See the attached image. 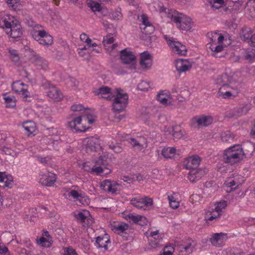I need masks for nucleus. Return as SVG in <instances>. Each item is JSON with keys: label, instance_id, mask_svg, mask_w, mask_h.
Wrapping results in <instances>:
<instances>
[{"label": "nucleus", "instance_id": "1", "mask_svg": "<svg viewBox=\"0 0 255 255\" xmlns=\"http://www.w3.org/2000/svg\"><path fill=\"white\" fill-rule=\"evenodd\" d=\"M149 9L151 11H159L162 13V16L166 15L176 24L177 28L181 30H189L193 25L191 17L176 10L167 9L161 3H151L149 5Z\"/></svg>", "mask_w": 255, "mask_h": 255}, {"label": "nucleus", "instance_id": "2", "mask_svg": "<svg viewBox=\"0 0 255 255\" xmlns=\"http://www.w3.org/2000/svg\"><path fill=\"white\" fill-rule=\"evenodd\" d=\"M218 85H221L219 89V96L223 99H231L238 95L239 83L233 77L223 74L215 80Z\"/></svg>", "mask_w": 255, "mask_h": 255}, {"label": "nucleus", "instance_id": "3", "mask_svg": "<svg viewBox=\"0 0 255 255\" xmlns=\"http://www.w3.org/2000/svg\"><path fill=\"white\" fill-rule=\"evenodd\" d=\"M246 157L241 145L237 144L226 148L222 158L225 163L233 165L241 162Z\"/></svg>", "mask_w": 255, "mask_h": 255}, {"label": "nucleus", "instance_id": "4", "mask_svg": "<svg viewBox=\"0 0 255 255\" xmlns=\"http://www.w3.org/2000/svg\"><path fill=\"white\" fill-rule=\"evenodd\" d=\"M96 117L93 113H85L73 118L68 123L69 127L77 131L84 132L90 128L96 121Z\"/></svg>", "mask_w": 255, "mask_h": 255}, {"label": "nucleus", "instance_id": "5", "mask_svg": "<svg viewBox=\"0 0 255 255\" xmlns=\"http://www.w3.org/2000/svg\"><path fill=\"white\" fill-rule=\"evenodd\" d=\"M2 19L3 23L2 28L9 37L16 38L22 35L20 23L14 16L6 14L2 17Z\"/></svg>", "mask_w": 255, "mask_h": 255}, {"label": "nucleus", "instance_id": "6", "mask_svg": "<svg viewBox=\"0 0 255 255\" xmlns=\"http://www.w3.org/2000/svg\"><path fill=\"white\" fill-rule=\"evenodd\" d=\"M63 195L65 198L75 201H79L83 205H88L90 203V198L77 186H72L71 188H63L62 190Z\"/></svg>", "mask_w": 255, "mask_h": 255}, {"label": "nucleus", "instance_id": "7", "mask_svg": "<svg viewBox=\"0 0 255 255\" xmlns=\"http://www.w3.org/2000/svg\"><path fill=\"white\" fill-rule=\"evenodd\" d=\"M210 41L207 45V48L210 49L212 54L215 56L223 50L222 42L224 40L223 35L218 32H211L208 33Z\"/></svg>", "mask_w": 255, "mask_h": 255}, {"label": "nucleus", "instance_id": "8", "mask_svg": "<svg viewBox=\"0 0 255 255\" xmlns=\"http://www.w3.org/2000/svg\"><path fill=\"white\" fill-rule=\"evenodd\" d=\"M31 36L40 44L51 45L53 42V37L42 29L41 25H35L31 31Z\"/></svg>", "mask_w": 255, "mask_h": 255}, {"label": "nucleus", "instance_id": "9", "mask_svg": "<svg viewBox=\"0 0 255 255\" xmlns=\"http://www.w3.org/2000/svg\"><path fill=\"white\" fill-rule=\"evenodd\" d=\"M104 159L101 157L95 162H87L83 164V169L85 171L90 172L93 174L100 175L103 173L105 169H108L109 171L105 174L111 172V169L104 166Z\"/></svg>", "mask_w": 255, "mask_h": 255}, {"label": "nucleus", "instance_id": "10", "mask_svg": "<svg viewBox=\"0 0 255 255\" xmlns=\"http://www.w3.org/2000/svg\"><path fill=\"white\" fill-rule=\"evenodd\" d=\"M120 57L123 63L126 64L128 68L135 71L137 68L136 56L134 53L128 48H126L120 52Z\"/></svg>", "mask_w": 255, "mask_h": 255}, {"label": "nucleus", "instance_id": "11", "mask_svg": "<svg viewBox=\"0 0 255 255\" xmlns=\"http://www.w3.org/2000/svg\"><path fill=\"white\" fill-rule=\"evenodd\" d=\"M101 189L112 195H117L122 190L123 186L119 181L111 179H105L101 182Z\"/></svg>", "mask_w": 255, "mask_h": 255}, {"label": "nucleus", "instance_id": "12", "mask_svg": "<svg viewBox=\"0 0 255 255\" xmlns=\"http://www.w3.org/2000/svg\"><path fill=\"white\" fill-rule=\"evenodd\" d=\"M130 201L134 207L143 210H149L153 205L152 199L145 196H135L132 197Z\"/></svg>", "mask_w": 255, "mask_h": 255}, {"label": "nucleus", "instance_id": "13", "mask_svg": "<svg viewBox=\"0 0 255 255\" xmlns=\"http://www.w3.org/2000/svg\"><path fill=\"white\" fill-rule=\"evenodd\" d=\"M115 96L113 104V109L117 112L124 111L128 103V95L121 90H117Z\"/></svg>", "mask_w": 255, "mask_h": 255}, {"label": "nucleus", "instance_id": "14", "mask_svg": "<svg viewBox=\"0 0 255 255\" xmlns=\"http://www.w3.org/2000/svg\"><path fill=\"white\" fill-rule=\"evenodd\" d=\"M164 37L173 52L181 56L186 54L187 49L184 45L172 37L164 35Z\"/></svg>", "mask_w": 255, "mask_h": 255}, {"label": "nucleus", "instance_id": "15", "mask_svg": "<svg viewBox=\"0 0 255 255\" xmlns=\"http://www.w3.org/2000/svg\"><path fill=\"white\" fill-rule=\"evenodd\" d=\"M11 86L13 91L21 97L27 98L31 96L28 85L22 81L18 80L13 82Z\"/></svg>", "mask_w": 255, "mask_h": 255}, {"label": "nucleus", "instance_id": "16", "mask_svg": "<svg viewBox=\"0 0 255 255\" xmlns=\"http://www.w3.org/2000/svg\"><path fill=\"white\" fill-rule=\"evenodd\" d=\"M153 62V55L147 51H144L139 54V63L143 70H148L152 67Z\"/></svg>", "mask_w": 255, "mask_h": 255}, {"label": "nucleus", "instance_id": "17", "mask_svg": "<svg viewBox=\"0 0 255 255\" xmlns=\"http://www.w3.org/2000/svg\"><path fill=\"white\" fill-rule=\"evenodd\" d=\"M24 49L28 51L27 52L30 53L32 56L30 58L31 60L38 69L46 71L48 69V63L45 59L35 54L28 46L25 47Z\"/></svg>", "mask_w": 255, "mask_h": 255}, {"label": "nucleus", "instance_id": "18", "mask_svg": "<svg viewBox=\"0 0 255 255\" xmlns=\"http://www.w3.org/2000/svg\"><path fill=\"white\" fill-rule=\"evenodd\" d=\"M74 216L84 226L90 227L94 222V219L89 211L83 210L74 213Z\"/></svg>", "mask_w": 255, "mask_h": 255}, {"label": "nucleus", "instance_id": "19", "mask_svg": "<svg viewBox=\"0 0 255 255\" xmlns=\"http://www.w3.org/2000/svg\"><path fill=\"white\" fill-rule=\"evenodd\" d=\"M212 122V117L206 115L195 117L191 121V125L194 127H207L211 125Z\"/></svg>", "mask_w": 255, "mask_h": 255}, {"label": "nucleus", "instance_id": "20", "mask_svg": "<svg viewBox=\"0 0 255 255\" xmlns=\"http://www.w3.org/2000/svg\"><path fill=\"white\" fill-rule=\"evenodd\" d=\"M56 180L55 174L51 172H41L38 177L39 183L47 186H52Z\"/></svg>", "mask_w": 255, "mask_h": 255}, {"label": "nucleus", "instance_id": "21", "mask_svg": "<svg viewBox=\"0 0 255 255\" xmlns=\"http://www.w3.org/2000/svg\"><path fill=\"white\" fill-rule=\"evenodd\" d=\"M140 23V28L143 33L150 34L154 31V27L146 15L142 14L138 17Z\"/></svg>", "mask_w": 255, "mask_h": 255}, {"label": "nucleus", "instance_id": "22", "mask_svg": "<svg viewBox=\"0 0 255 255\" xmlns=\"http://www.w3.org/2000/svg\"><path fill=\"white\" fill-rule=\"evenodd\" d=\"M240 177H230L225 182L224 188L227 192H230L236 189L243 182V180H239Z\"/></svg>", "mask_w": 255, "mask_h": 255}, {"label": "nucleus", "instance_id": "23", "mask_svg": "<svg viewBox=\"0 0 255 255\" xmlns=\"http://www.w3.org/2000/svg\"><path fill=\"white\" fill-rule=\"evenodd\" d=\"M129 135L126 134L125 136H122L124 140H127L133 146L135 149L138 151L144 150L147 146V143L144 137H139L137 140L134 138H129Z\"/></svg>", "mask_w": 255, "mask_h": 255}, {"label": "nucleus", "instance_id": "24", "mask_svg": "<svg viewBox=\"0 0 255 255\" xmlns=\"http://www.w3.org/2000/svg\"><path fill=\"white\" fill-rule=\"evenodd\" d=\"M164 235L160 233L158 230L152 231L148 236V242L149 246L152 248L158 247L159 244L163 238Z\"/></svg>", "mask_w": 255, "mask_h": 255}, {"label": "nucleus", "instance_id": "25", "mask_svg": "<svg viewBox=\"0 0 255 255\" xmlns=\"http://www.w3.org/2000/svg\"><path fill=\"white\" fill-rule=\"evenodd\" d=\"M87 150L99 151L102 149L101 140L97 137H89L84 140Z\"/></svg>", "mask_w": 255, "mask_h": 255}, {"label": "nucleus", "instance_id": "26", "mask_svg": "<svg viewBox=\"0 0 255 255\" xmlns=\"http://www.w3.org/2000/svg\"><path fill=\"white\" fill-rule=\"evenodd\" d=\"M93 92L95 95L107 100H111L116 94V92L112 91L111 89L107 86H103L99 89L95 88L93 90Z\"/></svg>", "mask_w": 255, "mask_h": 255}, {"label": "nucleus", "instance_id": "27", "mask_svg": "<svg viewBox=\"0 0 255 255\" xmlns=\"http://www.w3.org/2000/svg\"><path fill=\"white\" fill-rule=\"evenodd\" d=\"M176 70L179 73L185 72L189 70L192 66V62L189 59L179 58L174 62Z\"/></svg>", "mask_w": 255, "mask_h": 255}, {"label": "nucleus", "instance_id": "28", "mask_svg": "<svg viewBox=\"0 0 255 255\" xmlns=\"http://www.w3.org/2000/svg\"><path fill=\"white\" fill-rule=\"evenodd\" d=\"M200 162V157L197 155H193L185 159L183 162V165L190 170L193 169H200L198 166Z\"/></svg>", "mask_w": 255, "mask_h": 255}, {"label": "nucleus", "instance_id": "29", "mask_svg": "<svg viewBox=\"0 0 255 255\" xmlns=\"http://www.w3.org/2000/svg\"><path fill=\"white\" fill-rule=\"evenodd\" d=\"M169 206L173 209L178 208L181 201V196L179 193L169 192L167 193Z\"/></svg>", "mask_w": 255, "mask_h": 255}, {"label": "nucleus", "instance_id": "30", "mask_svg": "<svg viewBox=\"0 0 255 255\" xmlns=\"http://www.w3.org/2000/svg\"><path fill=\"white\" fill-rule=\"evenodd\" d=\"M13 184V178L12 176L5 172H0V187L11 188Z\"/></svg>", "mask_w": 255, "mask_h": 255}, {"label": "nucleus", "instance_id": "31", "mask_svg": "<svg viewBox=\"0 0 255 255\" xmlns=\"http://www.w3.org/2000/svg\"><path fill=\"white\" fill-rule=\"evenodd\" d=\"M156 99L160 103L164 105H170L172 102L171 93L167 90L160 91L157 94Z\"/></svg>", "mask_w": 255, "mask_h": 255}, {"label": "nucleus", "instance_id": "32", "mask_svg": "<svg viewBox=\"0 0 255 255\" xmlns=\"http://www.w3.org/2000/svg\"><path fill=\"white\" fill-rule=\"evenodd\" d=\"M123 217L129 222L137 223L141 226L146 225L148 222L145 217L134 214H128L127 215L124 214Z\"/></svg>", "mask_w": 255, "mask_h": 255}, {"label": "nucleus", "instance_id": "33", "mask_svg": "<svg viewBox=\"0 0 255 255\" xmlns=\"http://www.w3.org/2000/svg\"><path fill=\"white\" fill-rule=\"evenodd\" d=\"M228 239L226 234L220 233L214 234L210 238L211 244L216 247L223 246Z\"/></svg>", "mask_w": 255, "mask_h": 255}, {"label": "nucleus", "instance_id": "34", "mask_svg": "<svg viewBox=\"0 0 255 255\" xmlns=\"http://www.w3.org/2000/svg\"><path fill=\"white\" fill-rule=\"evenodd\" d=\"M49 88L46 92L47 96L54 101H58L63 96L59 90L54 86L48 84Z\"/></svg>", "mask_w": 255, "mask_h": 255}, {"label": "nucleus", "instance_id": "35", "mask_svg": "<svg viewBox=\"0 0 255 255\" xmlns=\"http://www.w3.org/2000/svg\"><path fill=\"white\" fill-rule=\"evenodd\" d=\"M205 172L201 169H193L188 174V179L191 182H195L200 180L205 174Z\"/></svg>", "mask_w": 255, "mask_h": 255}, {"label": "nucleus", "instance_id": "36", "mask_svg": "<svg viewBox=\"0 0 255 255\" xmlns=\"http://www.w3.org/2000/svg\"><path fill=\"white\" fill-rule=\"evenodd\" d=\"M164 131L166 133L172 134L174 138L178 139L181 138L185 133V131L181 129L177 126H172L167 129L165 128Z\"/></svg>", "mask_w": 255, "mask_h": 255}, {"label": "nucleus", "instance_id": "37", "mask_svg": "<svg viewBox=\"0 0 255 255\" xmlns=\"http://www.w3.org/2000/svg\"><path fill=\"white\" fill-rule=\"evenodd\" d=\"M110 225L111 230L118 234L124 233L128 228V225L124 223L113 222Z\"/></svg>", "mask_w": 255, "mask_h": 255}, {"label": "nucleus", "instance_id": "38", "mask_svg": "<svg viewBox=\"0 0 255 255\" xmlns=\"http://www.w3.org/2000/svg\"><path fill=\"white\" fill-rule=\"evenodd\" d=\"M96 243L98 248L108 249V245L110 244V238L107 234H105L103 236H99L96 238Z\"/></svg>", "mask_w": 255, "mask_h": 255}, {"label": "nucleus", "instance_id": "39", "mask_svg": "<svg viewBox=\"0 0 255 255\" xmlns=\"http://www.w3.org/2000/svg\"><path fill=\"white\" fill-rule=\"evenodd\" d=\"M221 217L220 213H217L214 209L205 211L204 218L207 223L215 221Z\"/></svg>", "mask_w": 255, "mask_h": 255}, {"label": "nucleus", "instance_id": "40", "mask_svg": "<svg viewBox=\"0 0 255 255\" xmlns=\"http://www.w3.org/2000/svg\"><path fill=\"white\" fill-rule=\"evenodd\" d=\"M52 242L51 238L49 237L47 231L44 232L43 236L39 240H37V243L42 247H49L50 246Z\"/></svg>", "mask_w": 255, "mask_h": 255}, {"label": "nucleus", "instance_id": "41", "mask_svg": "<svg viewBox=\"0 0 255 255\" xmlns=\"http://www.w3.org/2000/svg\"><path fill=\"white\" fill-rule=\"evenodd\" d=\"M114 41V37L111 35H107L104 37L103 43L105 48L110 52L114 50V48L117 47L116 44H112Z\"/></svg>", "mask_w": 255, "mask_h": 255}, {"label": "nucleus", "instance_id": "42", "mask_svg": "<svg viewBox=\"0 0 255 255\" xmlns=\"http://www.w3.org/2000/svg\"><path fill=\"white\" fill-rule=\"evenodd\" d=\"M2 97L7 108H12L16 106V100L14 96L4 94L2 95Z\"/></svg>", "mask_w": 255, "mask_h": 255}, {"label": "nucleus", "instance_id": "43", "mask_svg": "<svg viewBox=\"0 0 255 255\" xmlns=\"http://www.w3.org/2000/svg\"><path fill=\"white\" fill-rule=\"evenodd\" d=\"M195 243L194 241L190 242L186 245L180 247V255H188L192 253L195 248Z\"/></svg>", "mask_w": 255, "mask_h": 255}, {"label": "nucleus", "instance_id": "44", "mask_svg": "<svg viewBox=\"0 0 255 255\" xmlns=\"http://www.w3.org/2000/svg\"><path fill=\"white\" fill-rule=\"evenodd\" d=\"M22 127L28 133V135L34 134L36 130V127L35 123L31 121L23 122Z\"/></svg>", "mask_w": 255, "mask_h": 255}, {"label": "nucleus", "instance_id": "45", "mask_svg": "<svg viewBox=\"0 0 255 255\" xmlns=\"http://www.w3.org/2000/svg\"><path fill=\"white\" fill-rule=\"evenodd\" d=\"M9 6L15 11L20 10L23 6V2L21 0H4Z\"/></svg>", "mask_w": 255, "mask_h": 255}, {"label": "nucleus", "instance_id": "46", "mask_svg": "<svg viewBox=\"0 0 255 255\" xmlns=\"http://www.w3.org/2000/svg\"><path fill=\"white\" fill-rule=\"evenodd\" d=\"M251 109V106L249 104H245L242 106L237 108L235 110V113L234 116L240 117L245 115L248 113V112Z\"/></svg>", "mask_w": 255, "mask_h": 255}, {"label": "nucleus", "instance_id": "47", "mask_svg": "<svg viewBox=\"0 0 255 255\" xmlns=\"http://www.w3.org/2000/svg\"><path fill=\"white\" fill-rule=\"evenodd\" d=\"M71 110L74 112H78L81 115H84L85 113H92L90 110L86 109L83 105L80 104H74L71 107Z\"/></svg>", "mask_w": 255, "mask_h": 255}, {"label": "nucleus", "instance_id": "48", "mask_svg": "<svg viewBox=\"0 0 255 255\" xmlns=\"http://www.w3.org/2000/svg\"><path fill=\"white\" fill-rule=\"evenodd\" d=\"M176 151L173 147H165L162 149L161 154L165 158H171L174 156Z\"/></svg>", "mask_w": 255, "mask_h": 255}, {"label": "nucleus", "instance_id": "49", "mask_svg": "<svg viewBox=\"0 0 255 255\" xmlns=\"http://www.w3.org/2000/svg\"><path fill=\"white\" fill-rule=\"evenodd\" d=\"M253 35L252 31L250 28L244 27L242 28L241 36L244 40H246L248 43H250Z\"/></svg>", "mask_w": 255, "mask_h": 255}, {"label": "nucleus", "instance_id": "50", "mask_svg": "<svg viewBox=\"0 0 255 255\" xmlns=\"http://www.w3.org/2000/svg\"><path fill=\"white\" fill-rule=\"evenodd\" d=\"M235 135L230 131L223 132L221 135V140L224 142H231L235 138Z\"/></svg>", "mask_w": 255, "mask_h": 255}, {"label": "nucleus", "instance_id": "51", "mask_svg": "<svg viewBox=\"0 0 255 255\" xmlns=\"http://www.w3.org/2000/svg\"><path fill=\"white\" fill-rule=\"evenodd\" d=\"M227 202L225 201H221L215 204L214 209L217 213H220V216L227 207Z\"/></svg>", "mask_w": 255, "mask_h": 255}, {"label": "nucleus", "instance_id": "52", "mask_svg": "<svg viewBox=\"0 0 255 255\" xmlns=\"http://www.w3.org/2000/svg\"><path fill=\"white\" fill-rule=\"evenodd\" d=\"M152 83L150 81L142 80L138 84L137 88L139 90L145 91L150 89Z\"/></svg>", "mask_w": 255, "mask_h": 255}, {"label": "nucleus", "instance_id": "53", "mask_svg": "<svg viewBox=\"0 0 255 255\" xmlns=\"http://www.w3.org/2000/svg\"><path fill=\"white\" fill-rule=\"evenodd\" d=\"M3 152L13 157H16L19 153V150L16 148L12 149L8 146H4L2 149Z\"/></svg>", "mask_w": 255, "mask_h": 255}, {"label": "nucleus", "instance_id": "54", "mask_svg": "<svg viewBox=\"0 0 255 255\" xmlns=\"http://www.w3.org/2000/svg\"><path fill=\"white\" fill-rule=\"evenodd\" d=\"M175 247L173 244H167L162 249L161 253L164 255H173Z\"/></svg>", "mask_w": 255, "mask_h": 255}, {"label": "nucleus", "instance_id": "55", "mask_svg": "<svg viewBox=\"0 0 255 255\" xmlns=\"http://www.w3.org/2000/svg\"><path fill=\"white\" fill-rule=\"evenodd\" d=\"M227 0H208L210 5L215 9L222 7Z\"/></svg>", "mask_w": 255, "mask_h": 255}, {"label": "nucleus", "instance_id": "56", "mask_svg": "<svg viewBox=\"0 0 255 255\" xmlns=\"http://www.w3.org/2000/svg\"><path fill=\"white\" fill-rule=\"evenodd\" d=\"M80 38L81 41L86 43L90 47L92 46L93 47H96L98 45V44L96 43H92L91 39L89 38L88 35L85 33H82L80 35Z\"/></svg>", "mask_w": 255, "mask_h": 255}, {"label": "nucleus", "instance_id": "57", "mask_svg": "<svg viewBox=\"0 0 255 255\" xmlns=\"http://www.w3.org/2000/svg\"><path fill=\"white\" fill-rule=\"evenodd\" d=\"M87 4L90 7L93 11H98L100 10V4L96 1L92 0H88Z\"/></svg>", "mask_w": 255, "mask_h": 255}, {"label": "nucleus", "instance_id": "58", "mask_svg": "<svg viewBox=\"0 0 255 255\" xmlns=\"http://www.w3.org/2000/svg\"><path fill=\"white\" fill-rule=\"evenodd\" d=\"M248 7H250L249 8V13L251 17H255V0H251L247 3Z\"/></svg>", "mask_w": 255, "mask_h": 255}, {"label": "nucleus", "instance_id": "59", "mask_svg": "<svg viewBox=\"0 0 255 255\" xmlns=\"http://www.w3.org/2000/svg\"><path fill=\"white\" fill-rule=\"evenodd\" d=\"M67 84L69 87L76 90L79 85V82L74 78H70L68 80Z\"/></svg>", "mask_w": 255, "mask_h": 255}, {"label": "nucleus", "instance_id": "60", "mask_svg": "<svg viewBox=\"0 0 255 255\" xmlns=\"http://www.w3.org/2000/svg\"><path fill=\"white\" fill-rule=\"evenodd\" d=\"M9 53L12 61L17 62L19 60V56L16 50L14 49H9Z\"/></svg>", "mask_w": 255, "mask_h": 255}, {"label": "nucleus", "instance_id": "61", "mask_svg": "<svg viewBox=\"0 0 255 255\" xmlns=\"http://www.w3.org/2000/svg\"><path fill=\"white\" fill-rule=\"evenodd\" d=\"M111 17L115 20H119L123 17L120 8H117L115 11L111 14Z\"/></svg>", "mask_w": 255, "mask_h": 255}, {"label": "nucleus", "instance_id": "62", "mask_svg": "<svg viewBox=\"0 0 255 255\" xmlns=\"http://www.w3.org/2000/svg\"><path fill=\"white\" fill-rule=\"evenodd\" d=\"M228 163H218L217 164V169L221 173H226L228 171L229 166Z\"/></svg>", "mask_w": 255, "mask_h": 255}, {"label": "nucleus", "instance_id": "63", "mask_svg": "<svg viewBox=\"0 0 255 255\" xmlns=\"http://www.w3.org/2000/svg\"><path fill=\"white\" fill-rule=\"evenodd\" d=\"M78 52L80 56L85 59H88L89 57V55L88 54V51L85 46L82 48H79L78 49Z\"/></svg>", "mask_w": 255, "mask_h": 255}, {"label": "nucleus", "instance_id": "64", "mask_svg": "<svg viewBox=\"0 0 255 255\" xmlns=\"http://www.w3.org/2000/svg\"><path fill=\"white\" fill-rule=\"evenodd\" d=\"M63 255H77L76 251L71 247L63 249Z\"/></svg>", "mask_w": 255, "mask_h": 255}]
</instances>
